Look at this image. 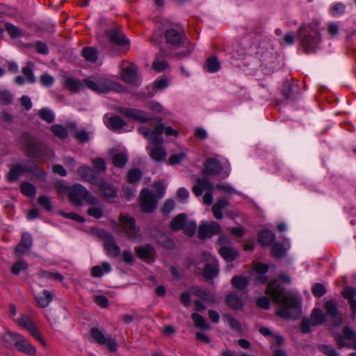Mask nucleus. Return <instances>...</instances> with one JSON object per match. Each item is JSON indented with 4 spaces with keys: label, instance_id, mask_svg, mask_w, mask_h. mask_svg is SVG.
I'll return each instance as SVG.
<instances>
[{
    "label": "nucleus",
    "instance_id": "nucleus-1",
    "mask_svg": "<svg viewBox=\"0 0 356 356\" xmlns=\"http://www.w3.org/2000/svg\"><path fill=\"white\" fill-rule=\"evenodd\" d=\"M266 293L280 305L277 314L286 319H296L301 315L299 298L290 292H285L277 281L268 284Z\"/></svg>",
    "mask_w": 356,
    "mask_h": 356
},
{
    "label": "nucleus",
    "instance_id": "nucleus-2",
    "mask_svg": "<svg viewBox=\"0 0 356 356\" xmlns=\"http://www.w3.org/2000/svg\"><path fill=\"white\" fill-rule=\"evenodd\" d=\"M298 37L306 53L315 52L321 42L317 24H303L298 30Z\"/></svg>",
    "mask_w": 356,
    "mask_h": 356
},
{
    "label": "nucleus",
    "instance_id": "nucleus-3",
    "mask_svg": "<svg viewBox=\"0 0 356 356\" xmlns=\"http://www.w3.org/2000/svg\"><path fill=\"white\" fill-rule=\"evenodd\" d=\"M165 38L167 42L175 48L176 51L175 55L178 58L189 55L193 49L184 34L174 29L166 31Z\"/></svg>",
    "mask_w": 356,
    "mask_h": 356
},
{
    "label": "nucleus",
    "instance_id": "nucleus-4",
    "mask_svg": "<svg viewBox=\"0 0 356 356\" xmlns=\"http://www.w3.org/2000/svg\"><path fill=\"white\" fill-rule=\"evenodd\" d=\"M138 131L152 144L159 145H162L163 142V138L161 136L163 132H164L166 136H174L177 137L178 135L177 131L172 129V127H164L161 120H159L154 129H150L147 127H142L139 128Z\"/></svg>",
    "mask_w": 356,
    "mask_h": 356
},
{
    "label": "nucleus",
    "instance_id": "nucleus-5",
    "mask_svg": "<svg viewBox=\"0 0 356 356\" xmlns=\"http://www.w3.org/2000/svg\"><path fill=\"white\" fill-rule=\"evenodd\" d=\"M68 196L70 202L76 207L81 206L83 202L86 204L98 202V199L79 184H75L70 188Z\"/></svg>",
    "mask_w": 356,
    "mask_h": 356
},
{
    "label": "nucleus",
    "instance_id": "nucleus-6",
    "mask_svg": "<svg viewBox=\"0 0 356 356\" xmlns=\"http://www.w3.org/2000/svg\"><path fill=\"white\" fill-rule=\"evenodd\" d=\"M83 82L86 86L97 93H106L110 90L120 91L122 86L102 76L85 79Z\"/></svg>",
    "mask_w": 356,
    "mask_h": 356
},
{
    "label": "nucleus",
    "instance_id": "nucleus-7",
    "mask_svg": "<svg viewBox=\"0 0 356 356\" xmlns=\"http://www.w3.org/2000/svg\"><path fill=\"white\" fill-rule=\"evenodd\" d=\"M213 189V185L206 178L198 179L197 184L193 187V192L194 194L199 197L202 195L204 191H207L203 196V202L207 205H211L213 202V195L211 191Z\"/></svg>",
    "mask_w": 356,
    "mask_h": 356
},
{
    "label": "nucleus",
    "instance_id": "nucleus-8",
    "mask_svg": "<svg viewBox=\"0 0 356 356\" xmlns=\"http://www.w3.org/2000/svg\"><path fill=\"white\" fill-rule=\"evenodd\" d=\"M99 236L104 241V249L108 257L115 258L120 254V248L116 243L113 236L104 231L101 230L99 232Z\"/></svg>",
    "mask_w": 356,
    "mask_h": 356
},
{
    "label": "nucleus",
    "instance_id": "nucleus-9",
    "mask_svg": "<svg viewBox=\"0 0 356 356\" xmlns=\"http://www.w3.org/2000/svg\"><path fill=\"white\" fill-rule=\"evenodd\" d=\"M140 204L144 212H152L157 204L154 194L149 189H143L140 194Z\"/></svg>",
    "mask_w": 356,
    "mask_h": 356
},
{
    "label": "nucleus",
    "instance_id": "nucleus-10",
    "mask_svg": "<svg viewBox=\"0 0 356 356\" xmlns=\"http://www.w3.org/2000/svg\"><path fill=\"white\" fill-rule=\"evenodd\" d=\"M120 222L124 232L129 239L136 240L140 236L139 230L136 229L134 218L122 216Z\"/></svg>",
    "mask_w": 356,
    "mask_h": 356
},
{
    "label": "nucleus",
    "instance_id": "nucleus-11",
    "mask_svg": "<svg viewBox=\"0 0 356 356\" xmlns=\"http://www.w3.org/2000/svg\"><path fill=\"white\" fill-rule=\"evenodd\" d=\"M90 334L95 342L106 346L110 351L114 352L117 350L118 344L115 340L111 337H105L98 328H92Z\"/></svg>",
    "mask_w": 356,
    "mask_h": 356
},
{
    "label": "nucleus",
    "instance_id": "nucleus-12",
    "mask_svg": "<svg viewBox=\"0 0 356 356\" xmlns=\"http://www.w3.org/2000/svg\"><path fill=\"white\" fill-rule=\"evenodd\" d=\"M202 257L204 260L211 262L205 265L203 276L206 280H212L218 275L219 272L218 261L209 253H204Z\"/></svg>",
    "mask_w": 356,
    "mask_h": 356
},
{
    "label": "nucleus",
    "instance_id": "nucleus-13",
    "mask_svg": "<svg viewBox=\"0 0 356 356\" xmlns=\"http://www.w3.org/2000/svg\"><path fill=\"white\" fill-rule=\"evenodd\" d=\"M220 232L221 226L218 222H202L199 227L198 236L200 239H204L220 234Z\"/></svg>",
    "mask_w": 356,
    "mask_h": 356
},
{
    "label": "nucleus",
    "instance_id": "nucleus-14",
    "mask_svg": "<svg viewBox=\"0 0 356 356\" xmlns=\"http://www.w3.org/2000/svg\"><path fill=\"white\" fill-rule=\"evenodd\" d=\"M121 76L122 80L127 83L134 85H139L141 83L140 77L137 72L136 67L134 65H130L124 68Z\"/></svg>",
    "mask_w": 356,
    "mask_h": 356
},
{
    "label": "nucleus",
    "instance_id": "nucleus-15",
    "mask_svg": "<svg viewBox=\"0 0 356 356\" xmlns=\"http://www.w3.org/2000/svg\"><path fill=\"white\" fill-rule=\"evenodd\" d=\"M325 309L327 314L330 316L333 322L339 325L342 322V316L337 309V303L336 300H327L325 303Z\"/></svg>",
    "mask_w": 356,
    "mask_h": 356
},
{
    "label": "nucleus",
    "instance_id": "nucleus-16",
    "mask_svg": "<svg viewBox=\"0 0 356 356\" xmlns=\"http://www.w3.org/2000/svg\"><path fill=\"white\" fill-rule=\"evenodd\" d=\"M155 146L148 145L147 151L148 154L156 162H161L165 160L167 152L165 149L159 144H155Z\"/></svg>",
    "mask_w": 356,
    "mask_h": 356
},
{
    "label": "nucleus",
    "instance_id": "nucleus-17",
    "mask_svg": "<svg viewBox=\"0 0 356 356\" xmlns=\"http://www.w3.org/2000/svg\"><path fill=\"white\" fill-rule=\"evenodd\" d=\"M122 113L125 116L140 122H147L151 119L147 113L141 110L125 108Z\"/></svg>",
    "mask_w": 356,
    "mask_h": 356
},
{
    "label": "nucleus",
    "instance_id": "nucleus-18",
    "mask_svg": "<svg viewBox=\"0 0 356 356\" xmlns=\"http://www.w3.org/2000/svg\"><path fill=\"white\" fill-rule=\"evenodd\" d=\"M222 170L220 163L215 159H209L204 163L202 172L205 175H213L218 174Z\"/></svg>",
    "mask_w": 356,
    "mask_h": 356
},
{
    "label": "nucleus",
    "instance_id": "nucleus-19",
    "mask_svg": "<svg viewBox=\"0 0 356 356\" xmlns=\"http://www.w3.org/2000/svg\"><path fill=\"white\" fill-rule=\"evenodd\" d=\"M62 82L64 86L72 92H77L83 88V83L80 80L70 76H63Z\"/></svg>",
    "mask_w": 356,
    "mask_h": 356
},
{
    "label": "nucleus",
    "instance_id": "nucleus-20",
    "mask_svg": "<svg viewBox=\"0 0 356 356\" xmlns=\"http://www.w3.org/2000/svg\"><path fill=\"white\" fill-rule=\"evenodd\" d=\"M107 127L115 131H129L132 129V127H127L125 122L119 116L111 117L107 123Z\"/></svg>",
    "mask_w": 356,
    "mask_h": 356
},
{
    "label": "nucleus",
    "instance_id": "nucleus-21",
    "mask_svg": "<svg viewBox=\"0 0 356 356\" xmlns=\"http://www.w3.org/2000/svg\"><path fill=\"white\" fill-rule=\"evenodd\" d=\"M15 347L17 348L18 350L29 355H34L36 353L35 347L32 346L31 342L22 335H20Z\"/></svg>",
    "mask_w": 356,
    "mask_h": 356
},
{
    "label": "nucleus",
    "instance_id": "nucleus-22",
    "mask_svg": "<svg viewBox=\"0 0 356 356\" xmlns=\"http://www.w3.org/2000/svg\"><path fill=\"white\" fill-rule=\"evenodd\" d=\"M108 35L113 43L118 45L129 46V42L125 37L122 29H118L108 32Z\"/></svg>",
    "mask_w": 356,
    "mask_h": 356
},
{
    "label": "nucleus",
    "instance_id": "nucleus-23",
    "mask_svg": "<svg viewBox=\"0 0 356 356\" xmlns=\"http://www.w3.org/2000/svg\"><path fill=\"white\" fill-rule=\"evenodd\" d=\"M35 298L40 307L45 308L52 302L54 299V294L48 290H43L35 295Z\"/></svg>",
    "mask_w": 356,
    "mask_h": 356
},
{
    "label": "nucleus",
    "instance_id": "nucleus-24",
    "mask_svg": "<svg viewBox=\"0 0 356 356\" xmlns=\"http://www.w3.org/2000/svg\"><path fill=\"white\" fill-rule=\"evenodd\" d=\"M32 246V236L29 233H24L22 236L19 244L15 248L17 254H22L28 252Z\"/></svg>",
    "mask_w": 356,
    "mask_h": 356
},
{
    "label": "nucleus",
    "instance_id": "nucleus-25",
    "mask_svg": "<svg viewBox=\"0 0 356 356\" xmlns=\"http://www.w3.org/2000/svg\"><path fill=\"white\" fill-rule=\"evenodd\" d=\"M77 173L79 176L90 184L95 185L97 184V180L94 171L89 167L83 165L78 168Z\"/></svg>",
    "mask_w": 356,
    "mask_h": 356
},
{
    "label": "nucleus",
    "instance_id": "nucleus-26",
    "mask_svg": "<svg viewBox=\"0 0 356 356\" xmlns=\"http://www.w3.org/2000/svg\"><path fill=\"white\" fill-rule=\"evenodd\" d=\"M138 257L144 260L149 261L152 259L154 255V250L150 245H145L144 246L138 247L136 249Z\"/></svg>",
    "mask_w": 356,
    "mask_h": 356
},
{
    "label": "nucleus",
    "instance_id": "nucleus-27",
    "mask_svg": "<svg viewBox=\"0 0 356 356\" xmlns=\"http://www.w3.org/2000/svg\"><path fill=\"white\" fill-rule=\"evenodd\" d=\"M20 335L21 334L10 331L5 332L2 336V340L4 346L9 348L16 346Z\"/></svg>",
    "mask_w": 356,
    "mask_h": 356
},
{
    "label": "nucleus",
    "instance_id": "nucleus-28",
    "mask_svg": "<svg viewBox=\"0 0 356 356\" xmlns=\"http://www.w3.org/2000/svg\"><path fill=\"white\" fill-rule=\"evenodd\" d=\"M95 186H97L99 188L104 197L111 199L116 196L115 188L104 181H98L97 184H95Z\"/></svg>",
    "mask_w": 356,
    "mask_h": 356
},
{
    "label": "nucleus",
    "instance_id": "nucleus-29",
    "mask_svg": "<svg viewBox=\"0 0 356 356\" xmlns=\"http://www.w3.org/2000/svg\"><path fill=\"white\" fill-rule=\"evenodd\" d=\"M111 266L108 262H104L102 265L95 266L92 268L91 275L95 277H99L104 274L110 273Z\"/></svg>",
    "mask_w": 356,
    "mask_h": 356
},
{
    "label": "nucleus",
    "instance_id": "nucleus-30",
    "mask_svg": "<svg viewBox=\"0 0 356 356\" xmlns=\"http://www.w3.org/2000/svg\"><path fill=\"white\" fill-rule=\"evenodd\" d=\"M274 239L275 235L270 230H263L258 234V241L264 246L271 245Z\"/></svg>",
    "mask_w": 356,
    "mask_h": 356
},
{
    "label": "nucleus",
    "instance_id": "nucleus-31",
    "mask_svg": "<svg viewBox=\"0 0 356 356\" xmlns=\"http://www.w3.org/2000/svg\"><path fill=\"white\" fill-rule=\"evenodd\" d=\"M219 253L227 261H232L238 256V252L234 249L227 246L221 247L219 250Z\"/></svg>",
    "mask_w": 356,
    "mask_h": 356
},
{
    "label": "nucleus",
    "instance_id": "nucleus-32",
    "mask_svg": "<svg viewBox=\"0 0 356 356\" xmlns=\"http://www.w3.org/2000/svg\"><path fill=\"white\" fill-rule=\"evenodd\" d=\"M187 217L184 213H181L173 218L170 222V228L173 231H179L183 229Z\"/></svg>",
    "mask_w": 356,
    "mask_h": 356
},
{
    "label": "nucleus",
    "instance_id": "nucleus-33",
    "mask_svg": "<svg viewBox=\"0 0 356 356\" xmlns=\"http://www.w3.org/2000/svg\"><path fill=\"white\" fill-rule=\"evenodd\" d=\"M227 305L234 309H241L243 307L241 299L236 293H230L227 296Z\"/></svg>",
    "mask_w": 356,
    "mask_h": 356
},
{
    "label": "nucleus",
    "instance_id": "nucleus-34",
    "mask_svg": "<svg viewBox=\"0 0 356 356\" xmlns=\"http://www.w3.org/2000/svg\"><path fill=\"white\" fill-rule=\"evenodd\" d=\"M88 204L92 206L87 211V213L89 216H92L97 219L101 218L103 216V205L99 200L97 204Z\"/></svg>",
    "mask_w": 356,
    "mask_h": 356
},
{
    "label": "nucleus",
    "instance_id": "nucleus-35",
    "mask_svg": "<svg viewBox=\"0 0 356 356\" xmlns=\"http://www.w3.org/2000/svg\"><path fill=\"white\" fill-rule=\"evenodd\" d=\"M191 291L193 293L195 294L197 296L201 298L202 299L209 302L211 303L214 302V298L212 296V295L209 293L207 291L198 287L195 286L191 289Z\"/></svg>",
    "mask_w": 356,
    "mask_h": 356
},
{
    "label": "nucleus",
    "instance_id": "nucleus-36",
    "mask_svg": "<svg viewBox=\"0 0 356 356\" xmlns=\"http://www.w3.org/2000/svg\"><path fill=\"white\" fill-rule=\"evenodd\" d=\"M268 270V266L262 263H257L254 267V271L260 274L258 282L265 283L267 281V277L264 275Z\"/></svg>",
    "mask_w": 356,
    "mask_h": 356
},
{
    "label": "nucleus",
    "instance_id": "nucleus-37",
    "mask_svg": "<svg viewBox=\"0 0 356 356\" xmlns=\"http://www.w3.org/2000/svg\"><path fill=\"white\" fill-rule=\"evenodd\" d=\"M311 321L313 325H318L325 321V317L321 309L315 308L312 311Z\"/></svg>",
    "mask_w": 356,
    "mask_h": 356
},
{
    "label": "nucleus",
    "instance_id": "nucleus-38",
    "mask_svg": "<svg viewBox=\"0 0 356 356\" xmlns=\"http://www.w3.org/2000/svg\"><path fill=\"white\" fill-rule=\"evenodd\" d=\"M191 318L195 325L201 330H210L211 326L207 323L206 320L201 315L194 313L191 315Z\"/></svg>",
    "mask_w": 356,
    "mask_h": 356
},
{
    "label": "nucleus",
    "instance_id": "nucleus-39",
    "mask_svg": "<svg viewBox=\"0 0 356 356\" xmlns=\"http://www.w3.org/2000/svg\"><path fill=\"white\" fill-rule=\"evenodd\" d=\"M82 56L86 61L95 63L97 59V50L93 47H85L82 50Z\"/></svg>",
    "mask_w": 356,
    "mask_h": 356
},
{
    "label": "nucleus",
    "instance_id": "nucleus-40",
    "mask_svg": "<svg viewBox=\"0 0 356 356\" xmlns=\"http://www.w3.org/2000/svg\"><path fill=\"white\" fill-rule=\"evenodd\" d=\"M220 67V63L216 56H211L207 60V70L211 73H215Z\"/></svg>",
    "mask_w": 356,
    "mask_h": 356
},
{
    "label": "nucleus",
    "instance_id": "nucleus-41",
    "mask_svg": "<svg viewBox=\"0 0 356 356\" xmlns=\"http://www.w3.org/2000/svg\"><path fill=\"white\" fill-rule=\"evenodd\" d=\"M22 173V168L19 165L13 166L7 174V179L9 182L17 181Z\"/></svg>",
    "mask_w": 356,
    "mask_h": 356
},
{
    "label": "nucleus",
    "instance_id": "nucleus-42",
    "mask_svg": "<svg viewBox=\"0 0 356 356\" xmlns=\"http://www.w3.org/2000/svg\"><path fill=\"white\" fill-rule=\"evenodd\" d=\"M38 114L42 120L46 121L48 123H51L55 120V115L54 112L47 108L39 110Z\"/></svg>",
    "mask_w": 356,
    "mask_h": 356
},
{
    "label": "nucleus",
    "instance_id": "nucleus-43",
    "mask_svg": "<svg viewBox=\"0 0 356 356\" xmlns=\"http://www.w3.org/2000/svg\"><path fill=\"white\" fill-rule=\"evenodd\" d=\"M19 326L26 329L29 332L35 327L31 319L26 315H22L17 319Z\"/></svg>",
    "mask_w": 356,
    "mask_h": 356
},
{
    "label": "nucleus",
    "instance_id": "nucleus-44",
    "mask_svg": "<svg viewBox=\"0 0 356 356\" xmlns=\"http://www.w3.org/2000/svg\"><path fill=\"white\" fill-rule=\"evenodd\" d=\"M127 155L124 153H118L112 159L113 164L118 168H122L127 162Z\"/></svg>",
    "mask_w": 356,
    "mask_h": 356
},
{
    "label": "nucleus",
    "instance_id": "nucleus-45",
    "mask_svg": "<svg viewBox=\"0 0 356 356\" xmlns=\"http://www.w3.org/2000/svg\"><path fill=\"white\" fill-rule=\"evenodd\" d=\"M51 130L55 136L60 138H65L68 135L67 129L60 124L52 125Z\"/></svg>",
    "mask_w": 356,
    "mask_h": 356
},
{
    "label": "nucleus",
    "instance_id": "nucleus-46",
    "mask_svg": "<svg viewBox=\"0 0 356 356\" xmlns=\"http://www.w3.org/2000/svg\"><path fill=\"white\" fill-rule=\"evenodd\" d=\"M142 177L141 171L138 168L131 169L127 173V181L129 184L135 183L140 179Z\"/></svg>",
    "mask_w": 356,
    "mask_h": 356
},
{
    "label": "nucleus",
    "instance_id": "nucleus-47",
    "mask_svg": "<svg viewBox=\"0 0 356 356\" xmlns=\"http://www.w3.org/2000/svg\"><path fill=\"white\" fill-rule=\"evenodd\" d=\"M232 284L238 289H243L247 286L248 280L243 276H234L232 279Z\"/></svg>",
    "mask_w": 356,
    "mask_h": 356
},
{
    "label": "nucleus",
    "instance_id": "nucleus-48",
    "mask_svg": "<svg viewBox=\"0 0 356 356\" xmlns=\"http://www.w3.org/2000/svg\"><path fill=\"white\" fill-rule=\"evenodd\" d=\"M259 332L265 337H273L277 344H282L283 342V338L282 336L277 334H273L268 327H261L259 329Z\"/></svg>",
    "mask_w": 356,
    "mask_h": 356
},
{
    "label": "nucleus",
    "instance_id": "nucleus-49",
    "mask_svg": "<svg viewBox=\"0 0 356 356\" xmlns=\"http://www.w3.org/2000/svg\"><path fill=\"white\" fill-rule=\"evenodd\" d=\"M286 249L280 243H275L272 247V254L275 257L281 258L286 254Z\"/></svg>",
    "mask_w": 356,
    "mask_h": 356
},
{
    "label": "nucleus",
    "instance_id": "nucleus-50",
    "mask_svg": "<svg viewBox=\"0 0 356 356\" xmlns=\"http://www.w3.org/2000/svg\"><path fill=\"white\" fill-rule=\"evenodd\" d=\"M183 229L184 230V232L186 235L191 236H193L197 229V225L196 222L193 220L191 221H187L186 220V222L184 223Z\"/></svg>",
    "mask_w": 356,
    "mask_h": 356
},
{
    "label": "nucleus",
    "instance_id": "nucleus-51",
    "mask_svg": "<svg viewBox=\"0 0 356 356\" xmlns=\"http://www.w3.org/2000/svg\"><path fill=\"white\" fill-rule=\"evenodd\" d=\"M22 193L26 196H33L35 193V189L33 185L30 183H22L21 185Z\"/></svg>",
    "mask_w": 356,
    "mask_h": 356
},
{
    "label": "nucleus",
    "instance_id": "nucleus-52",
    "mask_svg": "<svg viewBox=\"0 0 356 356\" xmlns=\"http://www.w3.org/2000/svg\"><path fill=\"white\" fill-rule=\"evenodd\" d=\"M343 332L344 334V337L352 341V347L356 350V334L355 332L350 328L348 327H345L343 330Z\"/></svg>",
    "mask_w": 356,
    "mask_h": 356
},
{
    "label": "nucleus",
    "instance_id": "nucleus-53",
    "mask_svg": "<svg viewBox=\"0 0 356 356\" xmlns=\"http://www.w3.org/2000/svg\"><path fill=\"white\" fill-rule=\"evenodd\" d=\"M6 29L13 38H16L22 35V31L13 24L6 23Z\"/></svg>",
    "mask_w": 356,
    "mask_h": 356
},
{
    "label": "nucleus",
    "instance_id": "nucleus-54",
    "mask_svg": "<svg viewBox=\"0 0 356 356\" xmlns=\"http://www.w3.org/2000/svg\"><path fill=\"white\" fill-rule=\"evenodd\" d=\"M343 296L348 300L349 305H350V302L353 300H356L354 299L356 296V289L353 287H347L342 291Z\"/></svg>",
    "mask_w": 356,
    "mask_h": 356
},
{
    "label": "nucleus",
    "instance_id": "nucleus-55",
    "mask_svg": "<svg viewBox=\"0 0 356 356\" xmlns=\"http://www.w3.org/2000/svg\"><path fill=\"white\" fill-rule=\"evenodd\" d=\"M318 349L327 356H339L336 350L328 345H320Z\"/></svg>",
    "mask_w": 356,
    "mask_h": 356
},
{
    "label": "nucleus",
    "instance_id": "nucleus-56",
    "mask_svg": "<svg viewBox=\"0 0 356 356\" xmlns=\"http://www.w3.org/2000/svg\"><path fill=\"white\" fill-rule=\"evenodd\" d=\"M168 67V63L165 60H159L158 58L155 59L152 64V68L157 72L165 70Z\"/></svg>",
    "mask_w": 356,
    "mask_h": 356
},
{
    "label": "nucleus",
    "instance_id": "nucleus-57",
    "mask_svg": "<svg viewBox=\"0 0 356 356\" xmlns=\"http://www.w3.org/2000/svg\"><path fill=\"white\" fill-rule=\"evenodd\" d=\"M38 204L44 207L47 211H51L52 209V205L50 200L45 195H41L38 197Z\"/></svg>",
    "mask_w": 356,
    "mask_h": 356
},
{
    "label": "nucleus",
    "instance_id": "nucleus-58",
    "mask_svg": "<svg viewBox=\"0 0 356 356\" xmlns=\"http://www.w3.org/2000/svg\"><path fill=\"white\" fill-rule=\"evenodd\" d=\"M27 268V264L22 261H18L12 266L11 270L13 274L18 275L21 271L25 270Z\"/></svg>",
    "mask_w": 356,
    "mask_h": 356
},
{
    "label": "nucleus",
    "instance_id": "nucleus-59",
    "mask_svg": "<svg viewBox=\"0 0 356 356\" xmlns=\"http://www.w3.org/2000/svg\"><path fill=\"white\" fill-rule=\"evenodd\" d=\"M225 321L234 330L239 331L241 330L239 322L231 316L226 315L224 317Z\"/></svg>",
    "mask_w": 356,
    "mask_h": 356
},
{
    "label": "nucleus",
    "instance_id": "nucleus-60",
    "mask_svg": "<svg viewBox=\"0 0 356 356\" xmlns=\"http://www.w3.org/2000/svg\"><path fill=\"white\" fill-rule=\"evenodd\" d=\"M22 73L24 76H25L27 81L29 83H34L35 81V78L33 75V71L31 68L29 66L24 67L22 68Z\"/></svg>",
    "mask_w": 356,
    "mask_h": 356
},
{
    "label": "nucleus",
    "instance_id": "nucleus-61",
    "mask_svg": "<svg viewBox=\"0 0 356 356\" xmlns=\"http://www.w3.org/2000/svg\"><path fill=\"white\" fill-rule=\"evenodd\" d=\"M326 292L325 287L322 284H316L312 287V293L316 297L323 296Z\"/></svg>",
    "mask_w": 356,
    "mask_h": 356
},
{
    "label": "nucleus",
    "instance_id": "nucleus-62",
    "mask_svg": "<svg viewBox=\"0 0 356 356\" xmlns=\"http://www.w3.org/2000/svg\"><path fill=\"white\" fill-rule=\"evenodd\" d=\"M186 155L185 153L182 152L180 154H175L171 156L168 159V163L170 165H175L179 163L181 161H183L186 158Z\"/></svg>",
    "mask_w": 356,
    "mask_h": 356
},
{
    "label": "nucleus",
    "instance_id": "nucleus-63",
    "mask_svg": "<svg viewBox=\"0 0 356 356\" xmlns=\"http://www.w3.org/2000/svg\"><path fill=\"white\" fill-rule=\"evenodd\" d=\"M31 336L38 341L43 346H47V343L41 334L39 332L36 326L29 332Z\"/></svg>",
    "mask_w": 356,
    "mask_h": 356
},
{
    "label": "nucleus",
    "instance_id": "nucleus-64",
    "mask_svg": "<svg viewBox=\"0 0 356 356\" xmlns=\"http://www.w3.org/2000/svg\"><path fill=\"white\" fill-rule=\"evenodd\" d=\"M40 83L43 86H50L54 82V78L48 74H44L40 77Z\"/></svg>",
    "mask_w": 356,
    "mask_h": 356
}]
</instances>
